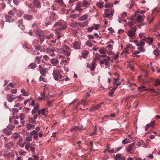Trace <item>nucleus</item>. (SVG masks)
<instances>
[{"label":"nucleus","mask_w":160,"mask_h":160,"mask_svg":"<svg viewBox=\"0 0 160 160\" xmlns=\"http://www.w3.org/2000/svg\"><path fill=\"white\" fill-rule=\"evenodd\" d=\"M34 30L37 32V34L38 35L39 37H41L44 33L43 32L42 30L38 28H35L34 29Z\"/></svg>","instance_id":"a211bd4d"},{"label":"nucleus","mask_w":160,"mask_h":160,"mask_svg":"<svg viewBox=\"0 0 160 160\" xmlns=\"http://www.w3.org/2000/svg\"><path fill=\"white\" fill-rule=\"evenodd\" d=\"M114 158L115 160H125L124 157L120 154H117Z\"/></svg>","instance_id":"f3484780"},{"label":"nucleus","mask_w":160,"mask_h":160,"mask_svg":"<svg viewBox=\"0 0 160 160\" xmlns=\"http://www.w3.org/2000/svg\"><path fill=\"white\" fill-rule=\"evenodd\" d=\"M3 132L8 135H9L11 134V132L8 128H5L3 129Z\"/></svg>","instance_id":"58836bf2"},{"label":"nucleus","mask_w":160,"mask_h":160,"mask_svg":"<svg viewBox=\"0 0 160 160\" xmlns=\"http://www.w3.org/2000/svg\"><path fill=\"white\" fill-rule=\"evenodd\" d=\"M71 49L68 46L64 44L62 46V48L61 51L63 54L67 56H69L70 55Z\"/></svg>","instance_id":"7ed1b4c3"},{"label":"nucleus","mask_w":160,"mask_h":160,"mask_svg":"<svg viewBox=\"0 0 160 160\" xmlns=\"http://www.w3.org/2000/svg\"><path fill=\"white\" fill-rule=\"evenodd\" d=\"M147 42L150 45L152 44L153 42V39L152 38H150L149 37H146V41H145Z\"/></svg>","instance_id":"a878e982"},{"label":"nucleus","mask_w":160,"mask_h":160,"mask_svg":"<svg viewBox=\"0 0 160 160\" xmlns=\"http://www.w3.org/2000/svg\"><path fill=\"white\" fill-rule=\"evenodd\" d=\"M18 153L20 155L22 156L26 152L23 150H19Z\"/></svg>","instance_id":"3c124183"},{"label":"nucleus","mask_w":160,"mask_h":160,"mask_svg":"<svg viewBox=\"0 0 160 160\" xmlns=\"http://www.w3.org/2000/svg\"><path fill=\"white\" fill-rule=\"evenodd\" d=\"M136 30L135 28H132L130 30L127 32L128 36L130 38L133 37L135 35V33Z\"/></svg>","instance_id":"9d476101"},{"label":"nucleus","mask_w":160,"mask_h":160,"mask_svg":"<svg viewBox=\"0 0 160 160\" xmlns=\"http://www.w3.org/2000/svg\"><path fill=\"white\" fill-rule=\"evenodd\" d=\"M139 36L140 38H141L143 41H146V37L144 36V34L143 33H140Z\"/></svg>","instance_id":"473e14b6"},{"label":"nucleus","mask_w":160,"mask_h":160,"mask_svg":"<svg viewBox=\"0 0 160 160\" xmlns=\"http://www.w3.org/2000/svg\"><path fill=\"white\" fill-rule=\"evenodd\" d=\"M78 23L76 22H73L71 23L70 26L73 28H76L77 26Z\"/></svg>","instance_id":"5fc2aeb1"},{"label":"nucleus","mask_w":160,"mask_h":160,"mask_svg":"<svg viewBox=\"0 0 160 160\" xmlns=\"http://www.w3.org/2000/svg\"><path fill=\"white\" fill-rule=\"evenodd\" d=\"M86 45L87 46H88V47H92V43L91 42H90L89 41H88L86 42Z\"/></svg>","instance_id":"052dcab7"},{"label":"nucleus","mask_w":160,"mask_h":160,"mask_svg":"<svg viewBox=\"0 0 160 160\" xmlns=\"http://www.w3.org/2000/svg\"><path fill=\"white\" fill-rule=\"evenodd\" d=\"M135 144L133 143L128 145V146L126 148V150L128 152H130L131 151H133L136 149L135 147Z\"/></svg>","instance_id":"9b49d317"},{"label":"nucleus","mask_w":160,"mask_h":160,"mask_svg":"<svg viewBox=\"0 0 160 160\" xmlns=\"http://www.w3.org/2000/svg\"><path fill=\"white\" fill-rule=\"evenodd\" d=\"M145 17L143 15L142 16L139 15L137 18V21L141 23L142 22L143 19Z\"/></svg>","instance_id":"b1692460"},{"label":"nucleus","mask_w":160,"mask_h":160,"mask_svg":"<svg viewBox=\"0 0 160 160\" xmlns=\"http://www.w3.org/2000/svg\"><path fill=\"white\" fill-rule=\"evenodd\" d=\"M12 144L11 142L6 143L5 144L6 147L8 148H10L12 146Z\"/></svg>","instance_id":"6e6d98bb"},{"label":"nucleus","mask_w":160,"mask_h":160,"mask_svg":"<svg viewBox=\"0 0 160 160\" xmlns=\"http://www.w3.org/2000/svg\"><path fill=\"white\" fill-rule=\"evenodd\" d=\"M153 53L154 55L156 56H158L159 55V51L157 49H155L153 52Z\"/></svg>","instance_id":"603ef678"},{"label":"nucleus","mask_w":160,"mask_h":160,"mask_svg":"<svg viewBox=\"0 0 160 160\" xmlns=\"http://www.w3.org/2000/svg\"><path fill=\"white\" fill-rule=\"evenodd\" d=\"M89 102V101L88 99L86 100L82 99L81 101V103L84 106H85L86 105L88 104Z\"/></svg>","instance_id":"c756f323"},{"label":"nucleus","mask_w":160,"mask_h":160,"mask_svg":"<svg viewBox=\"0 0 160 160\" xmlns=\"http://www.w3.org/2000/svg\"><path fill=\"white\" fill-rule=\"evenodd\" d=\"M79 16V15L78 14H74L71 15L69 17L71 18H72L75 19L78 18Z\"/></svg>","instance_id":"72a5a7b5"},{"label":"nucleus","mask_w":160,"mask_h":160,"mask_svg":"<svg viewBox=\"0 0 160 160\" xmlns=\"http://www.w3.org/2000/svg\"><path fill=\"white\" fill-rule=\"evenodd\" d=\"M155 86H157L158 85H160V79H158L156 80L155 82Z\"/></svg>","instance_id":"13d9d810"},{"label":"nucleus","mask_w":160,"mask_h":160,"mask_svg":"<svg viewBox=\"0 0 160 160\" xmlns=\"http://www.w3.org/2000/svg\"><path fill=\"white\" fill-rule=\"evenodd\" d=\"M14 156V154L10 152L4 155V156L6 158H9L13 157Z\"/></svg>","instance_id":"c85d7f7f"},{"label":"nucleus","mask_w":160,"mask_h":160,"mask_svg":"<svg viewBox=\"0 0 160 160\" xmlns=\"http://www.w3.org/2000/svg\"><path fill=\"white\" fill-rule=\"evenodd\" d=\"M37 65L35 63H32L28 66V67H30L32 69H33L36 68Z\"/></svg>","instance_id":"ea45409f"},{"label":"nucleus","mask_w":160,"mask_h":160,"mask_svg":"<svg viewBox=\"0 0 160 160\" xmlns=\"http://www.w3.org/2000/svg\"><path fill=\"white\" fill-rule=\"evenodd\" d=\"M31 147V145H30V143H29L25 146V148L28 151L29 150V149H30Z\"/></svg>","instance_id":"bf43d9fd"},{"label":"nucleus","mask_w":160,"mask_h":160,"mask_svg":"<svg viewBox=\"0 0 160 160\" xmlns=\"http://www.w3.org/2000/svg\"><path fill=\"white\" fill-rule=\"evenodd\" d=\"M96 65V64L95 62H92L91 64L87 65V67L90 69L91 71H95Z\"/></svg>","instance_id":"ddd939ff"},{"label":"nucleus","mask_w":160,"mask_h":160,"mask_svg":"<svg viewBox=\"0 0 160 160\" xmlns=\"http://www.w3.org/2000/svg\"><path fill=\"white\" fill-rule=\"evenodd\" d=\"M13 95H11L8 94L7 95V98L8 102H12L14 99L15 98L13 97Z\"/></svg>","instance_id":"6ab92c4d"},{"label":"nucleus","mask_w":160,"mask_h":160,"mask_svg":"<svg viewBox=\"0 0 160 160\" xmlns=\"http://www.w3.org/2000/svg\"><path fill=\"white\" fill-rule=\"evenodd\" d=\"M40 38V42L41 43H42L44 41V39L46 38L45 36H43V35L41 37H39Z\"/></svg>","instance_id":"4d7b16f0"},{"label":"nucleus","mask_w":160,"mask_h":160,"mask_svg":"<svg viewBox=\"0 0 160 160\" xmlns=\"http://www.w3.org/2000/svg\"><path fill=\"white\" fill-rule=\"evenodd\" d=\"M103 103V102H101L96 106L91 107L90 108V111L92 112V111L98 109L100 107L101 105Z\"/></svg>","instance_id":"4468645a"},{"label":"nucleus","mask_w":160,"mask_h":160,"mask_svg":"<svg viewBox=\"0 0 160 160\" xmlns=\"http://www.w3.org/2000/svg\"><path fill=\"white\" fill-rule=\"evenodd\" d=\"M61 70H54L52 73L53 77L54 79L56 80H59V79L60 80L62 78V75L60 74Z\"/></svg>","instance_id":"20e7f679"},{"label":"nucleus","mask_w":160,"mask_h":160,"mask_svg":"<svg viewBox=\"0 0 160 160\" xmlns=\"http://www.w3.org/2000/svg\"><path fill=\"white\" fill-rule=\"evenodd\" d=\"M23 20L22 19H21L18 21V26L22 29H23L24 28V26L23 24Z\"/></svg>","instance_id":"aec40b11"},{"label":"nucleus","mask_w":160,"mask_h":160,"mask_svg":"<svg viewBox=\"0 0 160 160\" xmlns=\"http://www.w3.org/2000/svg\"><path fill=\"white\" fill-rule=\"evenodd\" d=\"M107 51L106 49L103 48L99 50V52L102 54H104L106 55V52Z\"/></svg>","instance_id":"2f4dec72"},{"label":"nucleus","mask_w":160,"mask_h":160,"mask_svg":"<svg viewBox=\"0 0 160 160\" xmlns=\"http://www.w3.org/2000/svg\"><path fill=\"white\" fill-rule=\"evenodd\" d=\"M24 114L23 113H22L20 116V118L21 120V123L22 124V125H23L24 124Z\"/></svg>","instance_id":"393cba45"},{"label":"nucleus","mask_w":160,"mask_h":160,"mask_svg":"<svg viewBox=\"0 0 160 160\" xmlns=\"http://www.w3.org/2000/svg\"><path fill=\"white\" fill-rule=\"evenodd\" d=\"M152 63L150 62V65H147V68L146 71V72H147L148 70H149L150 69L152 70V72H154L155 71V70L153 68V67L152 66Z\"/></svg>","instance_id":"4be33fe9"},{"label":"nucleus","mask_w":160,"mask_h":160,"mask_svg":"<svg viewBox=\"0 0 160 160\" xmlns=\"http://www.w3.org/2000/svg\"><path fill=\"white\" fill-rule=\"evenodd\" d=\"M129 142L130 141L129 139L125 138L123 140H122V142L123 144H125L129 143Z\"/></svg>","instance_id":"49530a36"},{"label":"nucleus","mask_w":160,"mask_h":160,"mask_svg":"<svg viewBox=\"0 0 160 160\" xmlns=\"http://www.w3.org/2000/svg\"><path fill=\"white\" fill-rule=\"evenodd\" d=\"M5 18L7 22H12L13 21V20L11 16H9L8 15H6L5 16Z\"/></svg>","instance_id":"cd10ccee"},{"label":"nucleus","mask_w":160,"mask_h":160,"mask_svg":"<svg viewBox=\"0 0 160 160\" xmlns=\"http://www.w3.org/2000/svg\"><path fill=\"white\" fill-rule=\"evenodd\" d=\"M23 18L25 19L28 20H30L32 19L33 16L32 15L25 14L23 16Z\"/></svg>","instance_id":"dca6fc26"},{"label":"nucleus","mask_w":160,"mask_h":160,"mask_svg":"<svg viewBox=\"0 0 160 160\" xmlns=\"http://www.w3.org/2000/svg\"><path fill=\"white\" fill-rule=\"evenodd\" d=\"M144 142V141L143 140H141L140 141H139L137 143V145L140 147L141 145Z\"/></svg>","instance_id":"e2e57ef3"},{"label":"nucleus","mask_w":160,"mask_h":160,"mask_svg":"<svg viewBox=\"0 0 160 160\" xmlns=\"http://www.w3.org/2000/svg\"><path fill=\"white\" fill-rule=\"evenodd\" d=\"M72 44L73 48L75 49H78L81 48V43L79 41H75L73 42Z\"/></svg>","instance_id":"6e6552de"},{"label":"nucleus","mask_w":160,"mask_h":160,"mask_svg":"<svg viewBox=\"0 0 160 160\" xmlns=\"http://www.w3.org/2000/svg\"><path fill=\"white\" fill-rule=\"evenodd\" d=\"M143 41L142 40L139 42L137 43L136 45L139 46H143L144 45L145 43L143 42Z\"/></svg>","instance_id":"37998d69"},{"label":"nucleus","mask_w":160,"mask_h":160,"mask_svg":"<svg viewBox=\"0 0 160 160\" xmlns=\"http://www.w3.org/2000/svg\"><path fill=\"white\" fill-rule=\"evenodd\" d=\"M117 88V87L113 88L110 91V92L109 93V94L110 96H111L114 93L115 89Z\"/></svg>","instance_id":"79ce46f5"},{"label":"nucleus","mask_w":160,"mask_h":160,"mask_svg":"<svg viewBox=\"0 0 160 160\" xmlns=\"http://www.w3.org/2000/svg\"><path fill=\"white\" fill-rule=\"evenodd\" d=\"M39 69L40 74L42 76H46L47 68H43L41 65H40L39 66Z\"/></svg>","instance_id":"0eeeda50"},{"label":"nucleus","mask_w":160,"mask_h":160,"mask_svg":"<svg viewBox=\"0 0 160 160\" xmlns=\"http://www.w3.org/2000/svg\"><path fill=\"white\" fill-rule=\"evenodd\" d=\"M88 17V15L87 14H84L81 16L80 18H79V19L80 21L86 20Z\"/></svg>","instance_id":"bb28decb"},{"label":"nucleus","mask_w":160,"mask_h":160,"mask_svg":"<svg viewBox=\"0 0 160 160\" xmlns=\"http://www.w3.org/2000/svg\"><path fill=\"white\" fill-rule=\"evenodd\" d=\"M66 23L63 20H60L57 22L54 25L55 27H58L60 28L56 29V33L57 34V38L59 39L61 37V32L62 30H64L67 28Z\"/></svg>","instance_id":"f257e3e1"},{"label":"nucleus","mask_w":160,"mask_h":160,"mask_svg":"<svg viewBox=\"0 0 160 160\" xmlns=\"http://www.w3.org/2000/svg\"><path fill=\"white\" fill-rule=\"evenodd\" d=\"M114 11V10L113 9H106L104 14H103V17L109 18L111 16H112Z\"/></svg>","instance_id":"39448f33"},{"label":"nucleus","mask_w":160,"mask_h":160,"mask_svg":"<svg viewBox=\"0 0 160 160\" xmlns=\"http://www.w3.org/2000/svg\"><path fill=\"white\" fill-rule=\"evenodd\" d=\"M58 16L55 12H50L49 18L51 21L54 22L58 19Z\"/></svg>","instance_id":"423d86ee"},{"label":"nucleus","mask_w":160,"mask_h":160,"mask_svg":"<svg viewBox=\"0 0 160 160\" xmlns=\"http://www.w3.org/2000/svg\"><path fill=\"white\" fill-rule=\"evenodd\" d=\"M35 126L31 124H28L27 126V128L29 130H31L34 128Z\"/></svg>","instance_id":"4c0bfd02"},{"label":"nucleus","mask_w":160,"mask_h":160,"mask_svg":"<svg viewBox=\"0 0 160 160\" xmlns=\"http://www.w3.org/2000/svg\"><path fill=\"white\" fill-rule=\"evenodd\" d=\"M89 52L87 50H83L82 51V57L85 58L88 55Z\"/></svg>","instance_id":"5701e85b"},{"label":"nucleus","mask_w":160,"mask_h":160,"mask_svg":"<svg viewBox=\"0 0 160 160\" xmlns=\"http://www.w3.org/2000/svg\"><path fill=\"white\" fill-rule=\"evenodd\" d=\"M7 128L10 131H12L14 128V126L12 125H9L7 126Z\"/></svg>","instance_id":"0e129e2a"},{"label":"nucleus","mask_w":160,"mask_h":160,"mask_svg":"<svg viewBox=\"0 0 160 160\" xmlns=\"http://www.w3.org/2000/svg\"><path fill=\"white\" fill-rule=\"evenodd\" d=\"M88 39L90 40H92V41L93 42L96 43L97 42L96 41L93 40L94 39V36L92 35H89L88 36Z\"/></svg>","instance_id":"f704fd0d"},{"label":"nucleus","mask_w":160,"mask_h":160,"mask_svg":"<svg viewBox=\"0 0 160 160\" xmlns=\"http://www.w3.org/2000/svg\"><path fill=\"white\" fill-rule=\"evenodd\" d=\"M47 19H48V17H47V18H46V20L45 21V24L46 26H48V25L52 24L51 22L52 21L51 20H48Z\"/></svg>","instance_id":"a19ab883"},{"label":"nucleus","mask_w":160,"mask_h":160,"mask_svg":"<svg viewBox=\"0 0 160 160\" xmlns=\"http://www.w3.org/2000/svg\"><path fill=\"white\" fill-rule=\"evenodd\" d=\"M110 58L108 57L106 58L103 59V61H100L101 64H105L107 67H108L109 65V63L108 61L110 60Z\"/></svg>","instance_id":"1a4fd4ad"},{"label":"nucleus","mask_w":160,"mask_h":160,"mask_svg":"<svg viewBox=\"0 0 160 160\" xmlns=\"http://www.w3.org/2000/svg\"><path fill=\"white\" fill-rule=\"evenodd\" d=\"M29 122L31 123H34L35 122V120L32 118H31L29 119Z\"/></svg>","instance_id":"338daca9"},{"label":"nucleus","mask_w":160,"mask_h":160,"mask_svg":"<svg viewBox=\"0 0 160 160\" xmlns=\"http://www.w3.org/2000/svg\"><path fill=\"white\" fill-rule=\"evenodd\" d=\"M113 4L112 3H106L105 5V7L106 8H108L112 7Z\"/></svg>","instance_id":"09e8293b"},{"label":"nucleus","mask_w":160,"mask_h":160,"mask_svg":"<svg viewBox=\"0 0 160 160\" xmlns=\"http://www.w3.org/2000/svg\"><path fill=\"white\" fill-rule=\"evenodd\" d=\"M79 130V127L74 126L72 127L71 129V131H76Z\"/></svg>","instance_id":"864d4df0"},{"label":"nucleus","mask_w":160,"mask_h":160,"mask_svg":"<svg viewBox=\"0 0 160 160\" xmlns=\"http://www.w3.org/2000/svg\"><path fill=\"white\" fill-rule=\"evenodd\" d=\"M47 52L50 54L51 56H54L55 54L54 53V51L53 49H51L49 48H48L47 49Z\"/></svg>","instance_id":"412c9836"},{"label":"nucleus","mask_w":160,"mask_h":160,"mask_svg":"<svg viewBox=\"0 0 160 160\" xmlns=\"http://www.w3.org/2000/svg\"><path fill=\"white\" fill-rule=\"evenodd\" d=\"M53 36L54 34H53V33H51L48 35L45 36V37L46 38L49 39L51 38H52L53 37Z\"/></svg>","instance_id":"de8ad7c7"},{"label":"nucleus","mask_w":160,"mask_h":160,"mask_svg":"<svg viewBox=\"0 0 160 160\" xmlns=\"http://www.w3.org/2000/svg\"><path fill=\"white\" fill-rule=\"evenodd\" d=\"M142 47V46H139L137 48V49L141 52L144 51L143 48Z\"/></svg>","instance_id":"69168bd1"},{"label":"nucleus","mask_w":160,"mask_h":160,"mask_svg":"<svg viewBox=\"0 0 160 160\" xmlns=\"http://www.w3.org/2000/svg\"><path fill=\"white\" fill-rule=\"evenodd\" d=\"M146 87L144 86L139 87H138V90L139 91L148 90L149 89H145Z\"/></svg>","instance_id":"e433bc0d"},{"label":"nucleus","mask_w":160,"mask_h":160,"mask_svg":"<svg viewBox=\"0 0 160 160\" xmlns=\"http://www.w3.org/2000/svg\"><path fill=\"white\" fill-rule=\"evenodd\" d=\"M75 2L74 0H69L68 1V3L69 4L70 7H72L73 5L74 2Z\"/></svg>","instance_id":"680f3d73"},{"label":"nucleus","mask_w":160,"mask_h":160,"mask_svg":"<svg viewBox=\"0 0 160 160\" xmlns=\"http://www.w3.org/2000/svg\"><path fill=\"white\" fill-rule=\"evenodd\" d=\"M97 6L100 8H102L103 7V4L101 2H99L97 4Z\"/></svg>","instance_id":"774afa93"},{"label":"nucleus","mask_w":160,"mask_h":160,"mask_svg":"<svg viewBox=\"0 0 160 160\" xmlns=\"http://www.w3.org/2000/svg\"><path fill=\"white\" fill-rule=\"evenodd\" d=\"M100 26V25L99 24H96L95 23H94L93 24L92 26V27L93 28V29H95V30H98V29L99 28Z\"/></svg>","instance_id":"c9c22d12"},{"label":"nucleus","mask_w":160,"mask_h":160,"mask_svg":"<svg viewBox=\"0 0 160 160\" xmlns=\"http://www.w3.org/2000/svg\"><path fill=\"white\" fill-rule=\"evenodd\" d=\"M41 57L38 56L35 59V62L39 64L40 62V59Z\"/></svg>","instance_id":"8fccbe9b"},{"label":"nucleus","mask_w":160,"mask_h":160,"mask_svg":"<svg viewBox=\"0 0 160 160\" xmlns=\"http://www.w3.org/2000/svg\"><path fill=\"white\" fill-rule=\"evenodd\" d=\"M155 124V122L154 121H151L150 123L147 124L145 126V131H147L149 128H153L154 127Z\"/></svg>","instance_id":"f8f14e48"},{"label":"nucleus","mask_w":160,"mask_h":160,"mask_svg":"<svg viewBox=\"0 0 160 160\" xmlns=\"http://www.w3.org/2000/svg\"><path fill=\"white\" fill-rule=\"evenodd\" d=\"M90 3L87 0H83L82 2H78L76 5L75 9L79 12L88 7Z\"/></svg>","instance_id":"f03ea898"},{"label":"nucleus","mask_w":160,"mask_h":160,"mask_svg":"<svg viewBox=\"0 0 160 160\" xmlns=\"http://www.w3.org/2000/svg\"><path fill=\"white\" fill-rule=\"evenodd\" d=\"M47 112L48 111H46L45 108H43L41 110H38L37 114L39 115H40L41 114H42V115L46 116L47 115V113L46 112Z\"/></svg>","instance_id":"2eb2a0df"},{"label":"nucleus","mask_w":160,"mask_h":160,"mask_svg":"<svg viewBox=\"0 0 160 160\" xmlns=\"http://www.w3.org/2000/svg\"><path fill=\"white\" fill-rule=\"evenodd\" d=\"M95 58L96 60L99 61L100 62L101 61H103V60H101L100 57H99V54L98 53H96L95 54Z\"/></svg>","instance_id":"a18cd8bd"},{"label":"nucleus","mask_w":160,"mask_h":160,"mask_svg":"<svg viewBox=\"0 0 160 160\" xmlns=\"http://www.w3.org/2000/svg\"><path fill=\"white\" fill-rule=\"evenodd\" d=\"M55 2L60 5H62L64 3L63 0H55Z\"/></svg>","instance_id":"c03bdc74"},{"label":"nucleus","mask_w":160,"mask_h":160,"mask_svg":"<svg viewBox=\"0 0 160 160\" xmlns=\"http://www.w3.org/2000/svg\"><path fill=\"white\" fill-rule=\"evenodd\" d=\"M51 62L52 64H56L59 63L58 60L55 58H53L51 60Z\"/></svg>","instance_id":"7c9ffc66"}]
</instances>
